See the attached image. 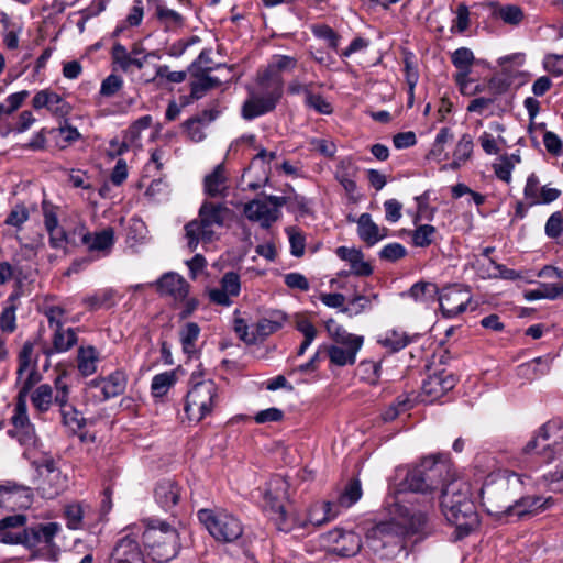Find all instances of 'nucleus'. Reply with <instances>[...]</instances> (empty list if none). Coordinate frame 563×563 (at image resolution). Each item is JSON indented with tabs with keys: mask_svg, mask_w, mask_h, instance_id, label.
Segmentation results:
<instances>
[{
	"mask_svg": "<svg viewBox=\"0 0 563 563\" xmlns=\"http://www.w3.org/2000/svg\"><path fill=\"white\" fill-rule=\"evenodd\" d=\"M212 48H203L198 57L189 65L188 71L190 73H205L209 74L213 70V62L211 58Z\"/></svg>",
	"mask_w": 563,
	"mask_h": 563,
	"instance_id": "53",
	"label": "nucleus"
},
{
	"mask_svg": "<svg viewBox=\"0 0 563 563\" xmlns=\"http://www.w3.org/2000/svg\"><path fill=\"white\" fill-rule=\"evenodd\" d=\"M264 498L271 507L272 519L274 520L276 528L279 531L284 532L290 531L292 528V523L289 517L287 516V512L279 498V495H274L272 488H269L265 492Z\"/></svg>",
	"mask_w": 563,
	"mask_h": 563,
	"instance_id": "30",
	"label": "nucleus"
},
{
	"mask_svg": "<svg viewBox=\"0 0 563 563\" xmlns=\"http://www.w3.org/2000/svg\"><path fill=\"white\" fill-rule=\"evenodd\" d=\"M283 78L279 74L264 71L258 77L257 90L252 91L242 104V118L251 121L272 112L283 96Z\"/></svg>",
	"mask_w": 563,
	"mask_h": 563,
	"instance_id": "6",
	"label": "nucleus"
},
{
	"mask_svg": "<svg viewBox=\"0 0 563 563\" xmlns=\"http://www.w3.org/2000/svg\"><path fill=\"white\" fill-rule=\"evenodd\" d=\"M177 377L175 371H167L156 374L152 378L151 394L155 398H161L167 395L169 389L176 384Z\"/></svg>",
	"mask_w": 563,
	"mask_h": 563,
	"instance_id": "37",
	"label": "nucleus"
},
{
	"mask_svg": "<svg viewBox=\"0 0 563 563\" xmlns=\"http://www.w3.org/2000/svg\"><path fill=\"white\" fill-rule=\"evenodd\" d=\"M472 300L468 287L453 284L439 291L438 299L441 313L444 318H454L464 312Z\"/></svg>",
	"mask_w": 563,
	"mask_h": 563,
	"instance_id": "13",
	"label": "nucleus"
},
{
	"mask_svg": "<svg viewBox=\"0 0 563 563\" xmlns=\"http://www.w3.org/2000/svg\"><path fill=\"white\" fill-rule=\"evenodd\" d=\"M81 242L90 252L97 251L108 255L114 245V230L109 227L96 233L87 232L82 235Z\"/></svg>",
	"mask_w": 563,
	"mask_h": 563,
	"instance_id": "26",
	"label": "nucleus"
},
{
	"mask_svg": "<svg viewBox=\"0 0 563 563\" xmlns=\"http://www.w3.org/2000/svg\"><path fill=\"white\" fill-rule=\"evenodd\" d=\"M356 224L357 235L367 246H374L387 236V229L379 228L367 212L357 218Z\"/></svg>",
	"mask_w": 563,
	"mask_h": 563,
	"instance_id": "25",
	"label": "nucleus"
},
{
	"mask_svg": "<svg viewBox=\"0 0 563 563\" xmlns=\"http://www.w3.org/2000/svg\"><path fill=\"white\" fill-rule=\"evenodd\" d=\"M68 485L67 475L60 471H52V474H46L38 487L41 496L45 499H54L59 496Z\"/></svg>",
	"mask_w": 563,
	"mask_h": 563,
	"instance_id": "29",
	"label": "nucleus"
},
{
	"mask_svg": "<svg viewBox=\"0 0 563 563\" xmlns=\"http://www.w3.org/2000/svg\"><path fill=\"white\" fill-rule=\"evenodd\" d=\"M89 506L82 501H73L64 506V518L69 530L82 529V521Z\"/></svg>",
	"mask_w": 563,
	"mask_h": 563,
	"instance_id": "34",
	"label": "nucleus"
},
{
	"mask_svg": "<svg viewBox=\"0 0 563 563\" xmlns=\"http://www.w3.org/2000/svg\"><path fill=\"white\" fill-rule=\"evenodd\" d=\"M456 378L446 371L437 372L423 380L422 391L430 397L431 400L438 399L454 388Z\"/></svg>",
	"mask_w": 563,
	"mask_h": 563,
	"instance_id": "23",
	"label": "nucleus"
},
{
	"mask_svg": "<svg viewBox=\"0 0 563 563\" xmlns=\"http://www.w3.org/2000/svg\"><path fill=\"white\" fill-rule=\"evenodd\" d=\"M156 503L165 510L173 508L180 498V487L170 479L159 482L154 490Z\"/></svg>",
	"mask_w": 563,
	"mask_h": 563,
	"instance_id": "28",
	"label": "nucleus"
},
{
	"mask_svg": "<svg viewBox=\"0 0 563 563\" xmlns=\"http://www.w3.org/2000/svg\"><path fill=\"white\" fill-rule=\"evenodd\" d=\"M285 232L290 244V253L295 257H301L305 254L306 238L296 227H287Z\"/></svg>",
	"mask_w": 563,
	"mask_h": 563,
	"instance_id": "48",
	"label": "nucleus"
},
{
	"mask_svg": "<svg viewBox=\"0 0 563 563\" xmlns=\"http://www.w3.org/2000/svg\"><path fill=\"white\" fill-rule=\"evenodd\" d=\"M435 234H437L435 227H433L431 224L418 225L411 232L412 244L417 247H427L433 243Z\"/></svg>",
	"mask_w": 563,
	"mask_h": 563,
	"instance_id": "44",
	"label": "nucleus"
},
{
	"mask_svg": "<svg viewBox=\"0 0 563 563\" xmlns=\"http://www.w3.org/2000/svg\"><path fill=\"white\" fill-rule=\"evenodd\" d=\"M498 16L507 24L518 25L523 19V11L519 5L506 4L498 10Z\"/></svg>",
	"mask_w": 563,
	"mask_h": 563,
	"instance_id": "57",
	"label": "nucleus"
},
{
	"mask_svg": "<svg viewBox=\"0 0 563 563\" xmlns=\"http://www.w3.org/2000/svg\"><path fill=\"white\" fill-rule=\"evenodd\" d=\"M544 230L551 239H559L563 234V214L561 211H555L549 217Z\"/></svg>",
	"mask_w": 563,
	"mask_h": 563,
	"instance_id": "60",
	"label": "nucleus"
},
{
	"mask_svg": "<svg viewBox=\"0 0 563 563\" xmlns=\"http://www.w3.org/2000/svg\"><path fill=\"white\" fill-rule=\"evenodd\" d=\"M200 334V328L195 322H188L180 330V343L183 346V351L191 355L195 352L196 341Z\"/></svg>",
	"mask_w": 563,
	"mask_h": 563,
	"instance_id": "43",
	"label": "nucleus"
},
{
	"mask_svg": "<svg viewBox=\"0 0 563 563\" xmlns=\"http://www.w3.org/2000/svg\"><path fill=\"white\" fill-rule=\"evenodd\" d=\"M525 453L537 454L543 462L550 463L563 451V422L550 420L545 422L525 446Z\"/></svg>",
	"mask_w": 563,
	"mask_h": 563,
	"instance_id": "8",
	"label": "nucleus"
},
{
	"mask_svg": "<svg viewBox=\"0 0 563 563\" xmlns=\"http://www.w3.org/2000/svg\"><path fill=\"white\" fill-rule=\"evenodd\" d=\"M122 87L123 79L115 74H110L102 80L99 93L102 97L110 98L113 97L117 92H119L122 89Z\"/></svg>",
	"mask_w": 563,
	"mask_h": 563,
	"instance_id": "58",
	"label": "nucleus"
},
{
	"mask_svg": "<svg viewBox=\"0 0 563 563\" xmlns=\"http://www.w3.org/2000/svg\"><path fill=\"white\" fill-rule=\"evenodd\" d=\"M132 58L130 52L120 42H115L111 48L112 64L123 73H128L132 67Z\"/></svg>",
	"mask_w": 563,
	"mask_h": 563,
	"instance_id": "46",
	"label": "nucleus"
},
{
	"mask_svg": "<svg viewBox=\"0 0 563 563\" xmlns=\"http://www.w3.org/2000/svg\"><path fill=\"white\" fill-rule=\"evenodd\" d=\"M541 187L539 177L534 173L530 174L523 188V197L529 206H534V200L540 196Z\"/></svg>",
	"mask_w": 563,
	"mask_h": 563,
	"instance_id": "61",
	"label": "nucleus"
},
{
	"mask_svg": "<svg viewBox=\"0 0 563 563\" xmlns=\"http://www.w3.org/2000/svg\"><path fill=\"white\" fill-rule=\"evenodd\" d=\"M325 539L331 552L342 558L354 556L362 548L361 536L354 531L336 528L329 531Z\"/></svg>",
	"mask_w": 563,
	"mask_h": 563,
	"instance_id": "14",
	"label": "nucleus"
},
{
	"mask_svg": "<svg viewBox=\"0 0 563 563\" xmlns=\"http://www.w3.org/2000/svg\"><path fill=\"white\" fill-rule=\"evenodd\" d=\"M354 165L351 159H341L334 173L335 179L342 185L344 190L352 194L356 190V183L353 179Z\"/></svg>",
	"mask_w": 563,
	"mask_h": 563,
	"instance_id": "40",
	"label": "nucleus"
},
{
	"mask_svg": "<svg viewBox=\"0 0 563 563\" xmlns=\"http://www.w3.org/2000/svg\"><path fill=\"white\" fill-rule=\"evenodd\" d=\"M544 69L555 77L563 76V54H549L543 59Z\"/></svg>",
	"mask_w": 563,
	"mask_h": 563,
	"instance_id": "64",
	"label": "nucleus"
},
{
	"mask_svg": "<svg viewBox=\"0 0 563 563\" xmlns=\"http://www.w3.org/2000/svg\"><path fill=\"white\" fill-rule=\"evenodd\" d=\"M203 192L209 198H225L229 195V179L223 163L205 176Z\"/></svg>",
	"mask_w": 563,
	"mask_h": 563,
	"instance_id": "22",
	"label": "nucleus"
},
{
	"mask_svg": "<svg viewBox=\"0 0 563 563\" xmlns=\"http://www.w3.org/2000/svg\"><path fill=\"white\" fill-rule=\"evenodd\" d=\"M31 402L40 413L47 412L53 402V387L49 384H41L31 394Z\"/></svg>",
	"mask_w": 563,
	"mask_h": 563,
	"instance_id": "39",
	"label": "nucleus"
},
{
	"mask_svg": "<svg viewBox=\"0 0 563 563\" xmlns=\"http://www.w3.org/2000/svg\"><path fill=\"white\" fill-rule=\"evenodd\" d=\"M78 342L77 332L73 328H58L54 329L52 336V345L43 346L42 352L47 357L54 354L65 353L73 349Z\"/></svg>",
	"mask_w": 563,
	"mask_h": 563,
	"instance_id": "24",
	"label": "nucleus"
},
{
	"mask_svg": "<svg viewBox=\"0 0 563 563\" xmlns=\"http://www.w3.org/2000/svg\"><path fill=\"white\" fill-rule=\"evenodd\" d=\"M33 503V493L24 486H0V508L27 509Z\"/></svg>",
	"mask_w": 563,
	"mask_h": 563,
	"instance_id": "19",
	"label": "nucleus"
},
{
	"mask_svg": "<svg viewBox=\"0 0 563 563\" xmlns=\"http://www.w3.org/2000/svg\"><path fill=\"white\" fill-rule=\"evenodd\" d=\"M141 536L154 562L166 563L180 550L179 533L175 527L158 518L142 520Z\"/></svg>",
	"mask_w": 563,
	"mask_h": 563,
	"instance_id": "5",
	"label": "nucleus"
},
{
	"mask_svg": "<svg viewBox=\"0 0 563 563\" xmlns=\"http://www.w3.org/2000/svg\"><path fill=\"white\" fill-rule=\"evenodd\" d=\"M432 499L423 508H417L413 501L400 499L399 496H388L385 500L390 519L371 528L366 534L368 547L378 552L388 545H399L405 538L423 534L428 527V509Z\"/></svg>",
	"mask_w": 563,
	"mask_h": 563,
	"instance_id": "1",
	"label": "nucleus"
},
{
	"mask_svg": "<svg viewBox=\"0 0 563 563\" xmlns=\"http://www.w3.org/2000/svg\"><path fill=\"white\" fill-rule=\"evenodd\" d=\"M30 213L24 205H16L12 208L5 219V224L20 229L29 220Z\"/></svg>",
	"mask_w": 563,
	"mask_h": 563,
	"instance_id": "63",
	"label": "nucleus"
},
{
	"mask_svg": "<svg viewBox=\"0 0 563 563\" xmlns=\"http://www.w3.org/2000/svg\"><path fill=\"white\" fill-rule=\"evenodd\" d=\"M64 426L73 432H76L85 427L86 419L84 415L77 410L73 405L59 410Z\"/></svg>",
	"mask_w": 563,
	"mask_h": 563,
	"instance_id": "45",
	"label": "nucleus"
},
{
	"mask_svg": "<svg viewBox=\"0 0 563 563\" xmlns=\"http://www.w3.org/2000/svg\"><path fill=\"white\" fill-rule=\"evenodd\" d=\"M287 203L285 196H265L264 200L253 199L244 205L245 217L261 227L268 229L280 216V208Z\"/></svg>",
	"mask_w": 563,
	"mask_h": 563,
	"instance_id": "11",
	"label": "nucleus"
},
{
	"mask_svg": "<svg viewBox=\"0 0 563 563\" xmlns=\"http://www.w3.org/2000/svg\"><path fill=\"white\" fill-rule=\"evenodd\" d=\"M155 16L165 30H174L184 25V16L179 12L169 9L162 3H156Z\"/></svg>",
	"mask_w": 563,
	"mask_h": 563,
	"instance_id": "42",
	"label": "nucleus"
},
{
	"mask_svg": "<svg viewBox=\"0 0 563 563\" xmlns=\"http://www.w3.org/2000/svg\"><path fill=\"white\" fill-rule=\"evenodd\" d=\"M455 14L456 16L452 22L451 32L464 33L470 26V10L466 3H459Z\"/></svg>",
	"mask_w": 563,
	"mask_h": 563,
	"instance_id": "55",
	"label": "nucleus"
},
{
	"mask_svg": "<svg viewBox=\"0 0 563 563\" xmlns=\"http://www.w3.org/2000/svg\"><path fill=\"white\" fill-rule=\"evenodd\" d=\"M146 225L140 219H132L126 230L125 243L133 252H137V246L145 243Z\"/></svg>",
	"mask_w": 563,
	"mask_h": 563,
	"instance_id": "38",
	"label": "nucleus"
},
{
	"mask_svg": "<svg viewBox=\"0 0 563 563\" xmlns=\"http://www.w3.org/2000/svg\"><path fill=\"white\" fill-rule=\"evenodd\" d=\"M335 254L342 261H345L350 265V272H342L339 275L347 276L353 274L355 276L367 277L373 274L372 265L364 260V254L360 249L339 246L335 250Z\"/></svg>",
	"mask_w": 563,
	"mask_h": 563,
	"instance_id": "20",
	"label": "nucleus"
},
{
	"mask_svg": "<svg viewBox=\"0 0 563 563\" xmlns=\"http://www.w3.org/2000/svg\"><path fill=\"white\" fill-rule=\"evenodd\" d=\"M553 504L552 497H543L539 495L523 496L516 500L514 504L503 507L506 516H516L518 519L536 516Z\"/></svg>",
	"mask_w": 563,
	"mask_h": 563,
	"instance_id": "16",
	"label": "nucleus"
},
{
	"mask_svg": "<svg viewBox=\"0 0 563 563\" xmlns=\"http://www.w3.org/2000/svg\"><path fill=\"white\" fill-rule=\"evenodd\" d=\"M98 352L89 345L87 347L80 346L77 355L78 371L84 376H90L97 371Z\"/></svg>",
	"mask_w": 563,
	"mask_h": 563,
	"instance_id": "36",
	"label": "nucleus"
},
{
	"mask_svg": "<svg viewBox=\"0 0 563 563\" xmlns=\"http://www.w3.org/2000/svg\"><path fill=\"white\" fill-rule=\"evenodd\" d=\"M453 478L457 477L444 455L428 456L407 472L401 490L429 495L439 488L442 492Z\"/></svg>",
	"mask_w": 563,
	"mask_h": 563,
	"instance_id": "3",
	"label": "nucleus"
},
{
	"mask_svg": "<svg viewBox=\"0 0 563 563\" xmlns=\"http://www.w3.org/2000/svg\"><path fill=\"white\" fill-rule=\"evenodd\" d=\"M406 255V247L398 242L388 243L379 251V257L388 262H397Z\"/></svg>",
	"mask_w": 563,
	"mask_h": 563,
	"instance_id": "59",
	"label": "nucleus"
},
{
	"mask_svg": "<svg viewBox=\"0 0 563 563\" xmlns=\"http://www.w3.org/2000/svg\"><path fill=\"white\" fill-rule=\"evenodd\" d=\"M372 308V298L363 295L354 296L349 305L343 307L341 312L349 317L357 316Z\"/></svg>",
	"mask_w": 563,
	"mask_h": 563,
	"instance_id": "52",
	"label": "nucleus"
},
{
	"mask_svg": "<svg viewBox=\"0 0 563 563\" xmlns=\"http://www.w3.org/2000/svg\"><path fill=\"white\" fill-rule=\"evenodd\" d=\"M311 32L316 37L327 41L329 47L338 49L340 35L332 27L327 24H314L311 26Z\"/></svg>",
	"mask_w": 563,
	"mask_h": 563,
	"instance_id": "51",
	"label": "nucleus"
},
{
	"mask_svg": "<svg viewBox=\"0 0 563 563\" xmlns=\"http://www.w3.org/2000/svg\"><path fill=\"white\" fill-rule=\"evenodd\" d=\"M197 79L190 84V95L185 97L184 104H188L190 100L201 99L209 90L222 85V80L218 77L210 76L208 73H191Z\"/></svg>",
	"mask_w": 563,
	"mask_h": 563,
	"instance_id": "27",
	"label": "nucleus"
},
{
	"mask_svg": "<svg viewBox=\"0 0 563 563\" xmlns=\"http://www.w3.org/2000/svg\"><path fill=\"white\" fill-rule=\"evenodd\" d=\"M328 330L332 334L335 342L338 343L336 345H342V346L357 345L358 347H362V345H363V341H364L363 336L349 333L345 329H343L340 325H336L335 329H332L331 325L328 324Z\"/></svg>",
	"mask_w": 563,
	"mask_h": 563,
	"instance_id": "47",
	"label": "nucleus"
},
{
	"mask_svg": "<svg viewBox=\"0 0 563 563\" xmlns=\"http://www.w3.org/2000/svg\"><path fill=\"white\" fill-rule=\"evenodd\" d=\"M451 62L457 70H472L474 53L467 47H460L451 54Z\"/></svg>",
	"mask_w": 563,
	"mask_h": 563,
	"instance_id": "49",
	"label": "nucleus"
},
{
	"mask_svg": "<svg viewBox=\"0 0 563 563\" xmlns=\"http://www.w3.org/2000/svg\"><path fill=\"white\" fill-rule=\"evenodd\" d=\"M361 350L357 345L342 346L330 345L324 346V351L330 358V362L336 366L353 365L356 361L357 352Z\"/></svg>",
	"mask_w": 563,
	"mask_h": 563,
	"instance_id": "33",
	"label": "nucleus"
},
{
	"mask_svg": "<svg viewBox=\"0 0 563 563\" xmlns=\"http://www.w3.org/2000/svg\"><path fill=\"white\" fill-rule=\"evenodd\" d=\"M122 533L111 551L109 563H142L143 552L139 543L141 526H129Z\"/></svg>",
	"mask_w": 563,
	"mask_h": 563,
	"instance_id": "12",
	"label": "nucleus"
},
{
	"mask_svg": "<svg viewBox=\"0 0 563 563\" xmlns=\"http://www.w3.org/2000/svg\"><path fill=\"white\" fill-rule=\"evenodd\" d=\"M305 106L320 114H331L333 112L331 103L321 95L313 93V91L305 99Z\"/></svg>",
	"mask_w": 563,
	"mask_h": 563,
	"instance_id": "56",
	"label": "nucleus"
},
{
	"mask_svg": "<svg viewBox=\"0 0 563 563\" xmlns=\"http://www.w3.org/2000/svg\"><path fill=\"white\" fill-rule=\"evenodd\" d=\"M90 389H96L99 394L93 397L99 401H106L124 393L126 387V377L124 373L115 371L108 377H99L88 383Z\"/></svg>",
	"mask_w": 563,
	"mask_h": 563,
	"instance_id": "17",
	"label": "nucleus"
},
{
	"mask_svg": "<svg viewBox=\"0 0 563 563\" xmlns=\"http://www.w3.org/2000/svg\"><path fill=\"white\" fill-rule=\"evenodd\" d=\"M200 523L220 542H233L243 534L241 520L223 508H203L197 512Z\"/></svg>",
	"mask_w": 563,
	"mask_h": 563,
	"instance_id": "7",
	"label": "nucleus"
},
{
	"mask_svg": "<svg viewBox=\"0 0 563 563\" xmlns=\"http://www.w3.org/2000/svg\"><path fill=\"white\" fill-rule=\"evenodd\" d=\"M156 287L161 295L169 296L176 301H184L189 294V284L186 279L175 273L168 272L156 280Z\"/></svg>",
	"mask_w": 563,
	"mask_h": 563,
	"instance_id": "21",
	"label": "nucleus"
},
{
	"mask_svg": "<svg viewBox=\"0 0 563 563\" xmlns=\"http://www.w3.org/2000/svg\"><path fill=\"white\" fill-rule=\"evenodd\" d=\"M286 318L283 313H276L274 318H262L253 325L255 344L263 342L267 336L282 329Z\"/></svg>",
	"mask_w": 563,
	"mask_h": 563,
	"instance_id": "32",
	"label": "nucleus"
},
{
	"mask_svg": "<svg viewBox=\"0 0 563 563\" xmlns=\"http://www.w3.org/2000/svg\"><path fill=\"white\" fill-rule=\"evenodd\" d=\"M220 288L232 297L239 296L241 291L240 276L234 272H227L220 280Z\"/></svg>",
	"mask_w": 563,
	"mask_h": 563,
	"instance_id": "62",
	"label": "nucleus"
},
{
	"mask_svg": "<svg viewBox=\"0 0 563 563\" xmlns=\"http://www.w3.org/2000/svg\"><path fill=\"white\" fill-rule=\"evenodd\" d=\"M115 292L112 289H100L84 298V303L90 310L110 309L114 306Z\"/></svg>",
	"mask_w": 563,
	"mask_h": 563,
	"instance_id": "41",
	"label": "nucleus"
},
{
	"mask_svg": "<svg viewBox=\"0 0 563 563\" xmlns=\"http://www.w3.org/2000/svg\"><path fill=\"white\" fill-rule=\"evenodd\" d=\"M27 517L15 514L0 519V543L9 545H23V532Z\"/></svg>",
	"mask_w": 563,
	"mask_h": 563,
	"instance_id": "18",
	"label": "nucleus"
},
{
	"mask_svg": "<svg viewBox=\"0 0 563 563\" xmlns=\"http://www.w3.org/2000/svg\"><path fill=\"white\" fill-rule=\"evenodd\" d=\"M439 288L434 283L418 282L413 284L401 297H409L413 301L422 305H429L438 299Z\"/></svg>",
	"mask_w": 563,
	"mask_h": 563,
	"instance_id": "31",
	"label": "nucleus"
},
{
	"mask_svg": "<svg viewBox=\"0 0 563 563\" xmlns=\"http://www.w3.org/2000/svg\"><path fill=\"white\" fill-rule=\"evenodd\" d=\"M362 485L358 478L350 479L344 488L338 494L336 500L325 501L314 507L310 512L309 520L311 523L321 526L338 516V508H350L362 497Z\"/></svg>",
	"mask_w": 563,
	"mask_h": 563,
	"instance_id": "10",
	"label": "nucleus"
},
{
	"mask_svg": "<svg viewBox=\"0 0 563 563\" xmlns=\"http://www.w3.org/2000/svg\"><path fill=\"white\" fill-rule=\"evenodd\" d=\"M440 507L445 519L456 528L457 538L470 534L479 523L471 486L461 478H453L440 495Z\"/></svg>",
	"mask_w": 563,
	"mask_h": 563,
	"instance_id": "2",
	"label": "nucleus"
},
{
	"mask_svg": "<svg viewBox=\"0 0 563 563\" xmlns=\"http://www.w3.org/2000/svg\"><path fill=\"white\" fill-rule=\"evenodd\" d=\"M60 531L62 526L56 521L36 523L30 527L25 526L22 547L27 550H33L38 544L44 543L48 548H56L55 538Z\"/></svg>",
	"mask_w": 563,
	"mask_h": 563,
	"instance_id": "15",
	"label": "nucleus"
},
{
	"mask_svg": "<svg viewBox=\"0 0 563 563\" xmlns=\"http://www.w3.org/2000/svg\"><path fill=\"white\" fill-rule=\"evenodd\" d=\"M379 342L391 352H398L408 345L409 339L404 332L391 330L386 332Z\"/></svg>",
	"mask_w": 563,
	"mask_h": 563,
	"instance_id": "50",
	"label": "nucleus"
},
{
	"mask_svg": "<svg viewBox=\"0 0 563 563\" xmlns=\"http://www.w3.org/2000/svg\"><path fill=\"white\" fill-rule=\"evenodd\" d=\"M218 398V388L212 379L196 383L190 387L185 400V413L189 421L199 422L210 415Z\"/></svg>",
	"mask_w": 563,
	"mask_h": 563,
	"instance_id": "9",
	"label": "nucleus"
},
{
	"mask_svg": "<svg viewBox=\"0 0 563 563\" xmlns=\"http://www.w3.org/2000/svg\"><path fill=\"white\" fill-rule=\"evenodd\" d=\"M563 295V284L539 283L536 289L525 291V299L534 301L539 299L554 300Z\"/></svg>",
	"mask_w": 563,
	"mask_h": 563,
	"instance_id": "35",
	"label": "nucleus"
},
{
	"mask_svg": "<svg viewBox=\"0 0 563 563\" xmlns=\"http://www.w3.org/2000/svg\"><path fill=\"white\" fill-rule=\"evenodd\" d=\"M11 423L16 428H27L33 426L29 418L26 400L15 399Z\"/></svg>",
	"mask_w": 563,
	"mask_h": 563,
	"instance_id": "54",
	"label": "nucleus"
},
{
	"mask_svg": "<svg viewBox=\"0 0 563 563\" xmlns=\"http://www.w3.org/2000/svg\"><path fill=\"white\" fill-rule=\"evenodd\" d=\"M231 216L232 210L224 203L203 200L198 217L185 225L188 249L194 252L200 242H212L217 230L223 228Z\"/></svg>",
	"mask_w": 563,
	"mask_h": 563,
	"instance_id": "4",
	"label": "nucleus"
}]
</instances>
